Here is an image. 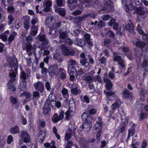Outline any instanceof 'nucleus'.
I'll return each instance as SVG.
<instances>
[{"label":"nucleus","instance_id":"obj_7","mask_svg":"<svg viewBox=\"0 0 148 148\" xmlns=\"http://www.w3.org/2000/svg\"><path fill=\"white\" fill-rule=\"evenodd\" d=\"M20 69L21 72L20 73V78L22 81L23 82H27L26 80L28 78L29 75L27 74L26 73L21 67H20Z\"/></svg>","mask_w":148,"mask_h":148},{"label":"nucleus","instance_id":"obj_1","mask_svg":"<svg viewBox=\"0 0 148 148\" xmlns=\"http://www.w3.org/2000/svg\"><path fill=\"white\" fill-rule=\"evenodd\" d=\"M103 124V122L102 121V119L99 118V121H97L94 125V129H93V131L94 134H96V138L97 142L101 141L100 138L101 136L102 132V129Z\"/></svg>","mask_w":148,"mask_h":148},{"label":"nucleus","instance_id":"obj_25","mask_svg":"<svg viewBox=\"0 0 148 148\" xmlns=\"http://www.w3.org/2000/svg\"><path fill=\"white\" fill-rule=\"evenodd\" d=\"M60 72V77L62 80L64 79L66 77V71L62 68H60L59 69Z\"/></svg>","mask_w":148,"mask_h":148},{"label":"nucleus","instance_id":"obj_32","mask_svg":"<svg viewBox=\"0 0 148 148\" xmlns=\"http://www.w3.org/2000/svg\"><path fill=\"white\" fill-rule=\"evenodd\" d=\"M142 66L143 68L148 71V61L146 58L143 60Z\"/></svg>","mask_w":148,"mask_h":148},{"label":"nucleus","instance_id":"obj_47","mask_svg":"<svg viewBox=\"0 0 148 148\" xmlns=\"http://www.w3.org/2000/svg\"><path fill=\"white\" fill-rule=\"evenodd\" d=\"M86 82H88V83L90 84L93 82L92 77L90 76H87L85 79Z\"/></svg>","mask_w":148,"mask_h":148},{"label":"nucleus","instance_id":"obj_27","mask_svg":"<svg viewBox=\"0 0 148 148\" xmlns=\"http://www.w3.org/2000/svg\"><path fill=\"white\" fill-rule=\"evenodd\" d=\"M24 27L27 31L30 28V23L28 18H24Z\"/></svg>","mask_w":148,"mask_h":148},{"label":"nucleus","instance_id":"obj_63","mask_svg":"<svg viewBox=\"0 0 148 148\" xmlns=\"http://www.w3.org/2000/svg\"><path fill=\"white\" fill-rule=\"evenodd\" d=\"M46 125V122L44 120H40V121L39 125L42 128L44 127Z\"/></svg>","mask_w":148,"mask_h":148},{"label":"nucleus","instance_id":"obj_49","mask_svg":"<svg viewBox=\"0 0 148 148\" xmlns=\"http://www.w3.org/2000/svg\"><path fill=\"white\" fill-rule=\"evenodd\" d=\"M112 18L111 15L109 14L105 15L103 16L102 19L104 21L109 20Z\"/></svg>","mask_w":148,"mask_h":148},{"label":"nucleus","instance_id":"obj_35","mask_svg":"<svg viewBox=\"0 0 148 148\" xmlns=\"http://www.w3.org/2000/svg\"><path fill=\"white\" fill-rule=\"evenodd\" d=\"M77 73H76L75 75L76 77L79 76L80 77L83 74V70L82 68H79V66H77Z\"/></svg>","mask_w":148,"mask_h":148},{"label":"nucleus","instance_id":"obj_11","mask_svg":"<svg viewBox=\"0 0 148 148\" xmlns=\"http://www.w3.org/2000/svg\"><path fill=\"white\" fill-rule=\"evenodd\" d=\"M103 81L104 83H106V89L108 90H111L113 86L111 80L108 78H105L103 79Z\"/></svg>","mask_w":148,"mask_h":148},{"label":"nucleus","instance_id":"obj_40","mask_svg":"<svg viewBox=\"0 0 148 148\" xmlns=\"http://www.w3.org/2000/svg\"><path fill=\"white\" fill-rule=\"evenodd\" d=\"M84 43L82 44V46H84L85 44L87 45V46L89 48H91L93 46V43L90 40L83 41Z\"/></svg>","mask_w":148,"mask_h":148},{"label":"nucleus","instance_id":"obj_38","mask_svg":"<svg viewBox=\"0 0 148 148\" xmlns=\"http://www.w3.org/2000/svg\"><path fill=\"white\" fill-rule=\"evenodd\" d=\"M13 35H10L8 38V42L10 43L14 40L15 36L17 35V34L15 31L13 32Z\"/></svg>","mask_w":148,"mask_h":148},{"label":"nucleus","instance_id":"obj_4","mask_svg":"<svg viewBox=\"0 0 148 148\" xmlns=\"http://www.w3.org/2000/svg\"><path fill=\"white\" fill-rule=\"evenodd\" d=\"M50 102L49 100H47L45 101L43 107V113L46 115L50 113L51 108L50 105Z\"/></svg>","mask_w":148,"mask_h":148},{"label":"nucleus","instance_id":"obj_21","mask_svg":"<svg viewBox=\"0 0 148 148\" xmlns=\"http://www.w3.org/2000/svg\"><path fill=\"white\" fill-rule=\"evenodd\" d=\"M9 132L11 134H13L19 133L20 132L19 127L18 125H16L10 128Z\"/></svg>","mask_w":148,"mask_h":148},{"label":"nucleus","instance_id":"obj_13","mask_svg":"<svg viewBox=\"0 0 148 148\" xmlns=\"http://www.w3.org/2000/svg\"><path fill=\"white\" fill-rule=\"evenodd\" d=\"M82 119L83 122L89 121L90 124H91V121L92 119L90 115L84 112L82 115Z\"/></svg>","mask_w":148,"mask_h":148},{"label":"nucleus","instance_id":"obj_33","mask_svg":"<svg viewBox=\"0 0 148 148\" xmlns=\"http://www.w3.org/2000/svg\"><path fill=\"white\" fill-rule=\"evenodd\" d=\"M72 112V110L69 108L65 112V120L67 121H69L70 120V117H71L70 113Z\"/></svg>","mask_w":148,"mask_h":148},{"label":"nucleus","instance_id":"obj_61","mask_svg":"<svg viewBox=\"0 0 148 148\" xmlns=\"http://www.w3.org/2000/svg\"><path fill=\"white\" fill-rule=\"evenodd\" d=\"M73 143L72 141H69L65 148H71V146L73 145Z\"/></svg>","mask_w":148,"mask_h":148},{"label":"nucleus","instance_id":"obj_19","mask_svg":"<svg viewBox=\"0 0 148 148\" xmlns=\"http://www.w3.org/2000/svg\"><path fill=\"white\" fill-rule=\"evenodd\" d=\"M46 133L45 131L41 130L39 131L38 138L41 142H42L46 137Z\"/></svg>","mask_w":148,"mask_h":148},{"label":"nucleus","instance_id":"obj_22","mask_svg":"<svg viewBox=\"0 0 148 148\" xmlns=\"http://www.w3.org/2000/svg\"><path fill=\"white\" fill-rule=\"evenodd\" d=\"M134 10L135 11L136 13L139 15H142L144 14L145 12L144 10V8L141 7H135L134 8Z\"/></svg>","mask_w":148,"mask_h":148},{"label":"nucleus","instance_id":"obj_14","mask_svg":"<svg viewBox=\"0 0 148 148\" xmlns=\"http://www.w3.org/2000/svg\"><path fill=\"white\" fill-rule=\"evenodd\" d=\"M83 123L80 127L79 129L81 130H82L84 128L90 130L92 126V122L91 121V124H90L89 121L83 122Z\"/></svg>","mask_w":148,"mask_h":148},{"label":"nucleus","instance_id":"obj_29","mask_svg":"<svg viewBox=\"0 0 148 148\" xmlns=\"http://www.w3.org/2000/svg\"><path fill=\"white\" fill-rule=\"evenodd\" d=\"M90 15V14H84L82 16L77 17L75 18V22L77 23H79L82 21L83 20L87 17Z\"/></svg>","mask_w":148,"mask_h":148},{"label":"nucleus","instance_id":"obj_16","mask_svg":"<svg viewBox=\"0 0 148 148\" xmlns=\"http://www.w3.org/2000/svg\"><path fill=\"white\" fill-rule=\"evenodd\" d=\"M52 2L48 0L45 3L44 5L45 8L43 9L44 11L45 12L49 11L51 9V6L52 5Z\"/></svg>","mask_w":148,"mask_h":148},{"label":"nucleus","instance_id":"obj_24","mask_svg":"<svg viewBox=\"0 0 148 148\" xmlns=\"http://www.w3.org/2000/svg\"><path fill=\"white\" fill-rule=\"evenodd\" d=\"M78 1L77 0H68L67 3L68 5L72 8L74 9L78 5Z\"/></svg>","mask_w":148,"mask_h":148},{"label":"nucleus","instance_id":"obj_34","mask_svg":"<svg viewBox=\"0 0 148 148\" xmlns=\"http://www.w3.org/2000/svg\"><path fill=\"white\" fill-rule=\"evenodd\" d=\"M14 58H12L11 59L12 61H15V62L14 63V67L15 72H17V70L18 68V63L17 58L15 56H14Z\"/></svg>","mask_w":148,"mask_h":148},{"label":"nucleus","instance_id":"obj_18","mask_svg":"<svg viewBox=\"0 0 148 148\" xmlns=\"http://www.w3.org/2000/svg\"><path fill=\"white\" fill-rule=\"evenodd\" d=\"M55 10L56 13H58L59 14L62 16H64L65 15V9L64 8H58L56 7L55 8Z\"/></svg>","mask_w":148,"mask_h":148},{"label":"nucleus","instance_id":"obj_51","mask_svg":"<svg viewBox=\"0 0 148 148\" xmlns=\"http://www.w3.org/2000/svg\"><path fill=\"white\" fill-rule=\"evenodd\" d=\"M104 93L105 94L107 95L108 97L109 96H113L114 97L115 95L114 92L113 91L106 92L104 91Z\"/></svg>","mask_w":148,"mask_h":148},{"label":"nucleus","instance_id":"obj_30","mask_svg":"<svg viewBox=\"0 0 148 148\" xmlns=\"http://www.w3.org/2000/svg\"><path fill=\"white\" fill-rule=\"evenodd\" d=\"M51 121L54 123H56L61 121L58 117V115L56 113H54L51 118Z\"/></svg>","mask_w":148,"mask_h":148},{"label":"nucleus","instance_id":"obj_64","mask_svg":"<svg viewBox=\"0 0 148 148\" xmlns=\"http://www.w3.org/2000/svg\"><path fill=\"white\" fill-rule=\"evenodd\" d=\"M116 20L113 18H111V19L108 23V25L110 26H113L114 24L115 23Z\"/></svg>","mask_w":148,"mask_h":148},{"label":"nucleus","instance_id":"obj_17","mask_svg":"<svg viewBox=\"0 0 148 148\" xmlns=\"http://www.w3.org/2000/svg\"><path fill=\"white\" fill-rule=\"evenodd\" d=\"M133 125L128 130V134L127 138H129L130 136H132L134 135L135 132V128L136 125L134 123H132Z\"/></svg>","mask_w":148,"mask_h":148},{"label":"nucleus","instance_id":"obj_43","mask_svg":"<svg viewBox=\"0 0 148 148\" xmlns=\"http://www.w3.org/2000/svg\"><path fill=\"white\" fill-rule=\"evenodd\" d=\"M140 26L139 24L138 25L137 30L139 33L143 36H146L147 34L143 32L142 29L140 27H139L138 26Z\"/></svg>","mask_w":148,"mask_h":148},{"label":"nucleus","instance_id":"obj_23","mask_svg":"<svg viewBox=\"0 0 148 148\" xmlns=\"http://www.w3.org/2000/svg\"><path fill=\"white\" fill-rule=\"evenodd\" d=\"M87 58H86L85 59H81L80 61V63L82 65L85 66V67H87L89 69L90 68V66L89 62H87Z\"/></svg>","mask_w":148,"mask_h":148},{"label":"nucleus","instance_id":"obj_46","mask_svg":"<svg viewBox=\"0 0 148 148\" xmlns=\"http://www.w3.org/2000/svg\"><path fill=\"white\" fill-rule=\"evenodd\" d=\"M61 92L64 98H65V97H66L68 96V90L66 88H63L61 91Z\"/></svg>","mask_w":148,"mask_h":148},{"label":"nucleus","instance_id":"obj_55","mask_svg":"<svg viewBox=\"0 0 148 148\" xmlns=\"http://www.w3.org/2000/svg\"><path fill=\"white\" fill-rule=\"evenodd\" d=\"M66 36L67 34L66 33L64 32H61L60 34L59 38L60 39H64L66 38Z\"/></svg>","mask_w":148,"mask_h":148},{"label":"nucleus","instance_id":"obj_62","mask_svg":"<svg viewBox=\"0 0 148 148\" xmlns=\"http://www.w3.org/2000/svg\"><path fill=\"white\" fill-rule=\"evenodd\" d=\"M119 106V103L116 102H115L112 104V109L114 110L118 108Z\"/></svg>","mask_w":148,"mask_h":148},{"label":"nucleus","instance_id":"obj_44","mask_svg":"<svg viewBox=\"0 0 148 148\" xmlns=\"http://www.w3.org/2000/svg\"><path fill=\"white\" fill-rule=\"evenodd\" d=\"M15 11V8L13 5H11L7 8V11L10 13H13Z\"/></svg>","mask_w":148,"mask_h":148},{"label":"nucleus","instance_id":"obj_59","mask_svg":"<svg viewBox=\"0 0 148 148\" xmlns=\"http://www.w3.org/2000/svg\"><path fill=\"white\" fill-rule=\"evenodd\" d=\"M0 38L4 41H6L7 39V36L3 34H2L0 35Z\"/></svg>","mask_w":148,"mask_h":148},{"label":"nucleus","instance_id":"obj_31","mask_svg":"<svg viewBox=\"0 0 148 148\" xmlns=\"http://www.w3.org/2000/svg\"><path fill=\"white\" fill-rule=\"evenodd\" d=\"M48 44V40H45V41L42 42L40 44V50L45 49L47 48V45Z\"/></svg>","mask_w":148,"mask_h":148},{"label":"nucleus","instance_id":"obj_28","mask_svg":"<svg viewBox=\"0 0 148 148\" xmlns=\"http://www.w3.org/2000/svg\"><path fill=\"white\" fill-rule=\"evenodd\" d=\"M120 114L121 115V121H122V123L121 125H125V126L126 127L128 123V120L126 119L125 121H123V120H124V119H123V117H124L125 118H126V114L123 111L121 112V113Z\"/></svg>","mask_w":148,"mask_h":148},{"label":"nucleus","instance_id":"obj_54","mask_svg":"<svg viewBox=\"0 0 148 148\" xmlns=\"http://www.w3.org/2000/svg\"><path fill=\"white\" fill-rule=\"evenodd\" d=\"M21 123L23 125H26L27 123V119L25 118H24L23 115H22L21 116Z\"/></svg>","mask_w":148,"mask_h":148},{"label":"nucleus","instance_id":"obj_15","mask_svg":"<svg viewBox=\"0 0 148 148\" xmlns=\"http://www.w3.org/2000/svg\"><path fill=\"white\" fill-rule=\"evenodd\" d=\"M77 66H73L72 65H71V66H68V73L70 75L72 74V75H75L76 73H77Z\"/></svg>","mask_w":148,"mask_h":148},{"label":"nucleus","instance_id":"obj_26","mask_svg":"<svg viewBox=\"0 0 148 148\" xmlns=\"http://www.w3.org/2000/svg\"><path fill=\"white\" fill-rule=\"evenodd\" d=\"M136 47H139L143 49L146 45V43L143 41H141L140 40H138L135 43V44Z\"/></svg>","mask_w":148,"mask_h":148},{"label":"nucleus","instance_id":"obj_52","mask_svg":"<svg viewBox=\"0 0 148 148\" xmlns=\"http://www.w3.org/2000/svg\"><path fill=\"white\" fill-rule=\"evenodd\" d=\"M9 100L11 103L13 104H15L17 102V99L13 96H11L9 99Z\"/></svg>","mask_w":148,"mask_h":148},{"label":"nucleus","instance_id":"obj_3","mask_svg":"<svg viewBox=\"0 0 148 148\" xmlns=\"http://www.w3.org/2000/svg\"><path fill=\"white\" fill-rule=\"evenodd\" d=\"M49 73L50 76H53L54 75H57L58 74L59 69L57 64L53 65L49 67Z\"/></svg>","mask_w":148,"mask_h":148},{"label":"nucleus","instance_id":"obj_10","mask_svg":"<svg viewBox=\"0 0 148 148\" xmlns=\"http://www.w3.org/2000/svg\"><path fill=\"white\" fill-rule=\"evenodd\" d=\"M32 49V44L29 42H26L25 47H23V50H26V52L27 53L28 55L29 56L32 54V53L31 52V51Z\"/></svg>","mask_w":148,"mask_h":148},{"label":"nucleus","instance_id":"obj_42","mask_svg":"<svg viewBox=\"0 0 148 148\" xmlns=\"http://www.w3.org/2000/svg\"><path fill=\"white\" fill-rule=\"evenodd\" d=\"M101 6V3L98 0H97L93 3L92 4V7L95 9H99Z\"/></svg>","mask_w":148,"mask_h":148},{"label":"nucleus","instance_id":"obj_6","mask_svg":"<svg viewBox=\"0 0 148 148\" xmlns=\"http://www.w3.org/2000/svg\"><path fill=\"white\" fill-rule=\"evenodd\" d=\"M34 86L36 90L40 92L41 93L43 92L44 86L41 82L38 81L34 84Z\"/></svg>","mask_w":148,"mask_h":148},{"label":"nucleus","instance_id":"obj_45","mask_svg":"<svg viewBox=\"0 0 148 148\" xmlns=\"http://www.w3.org/2000/svg\"><path fill=\"white\" fill-rule=\"evenodd\" d=\"M14 55L13 56V57L12 58H14ZM12 57H11L10 59V60L8 62V65H9V66L10 67L11 69H12L13 67H14V61H12V59H11V58Z\"/></svg>","mask_w":148,"mask_h":148},{"label":"nucleus","instance_id":"obj_39","mask_svg":"<svg viewBox=\"0 0 148 148\" xmlns=\"http://www.w3.org/2000/svg\"><path fill=\"white\" fill-rule=\"evenodd\" d=\"M148 115L147 113L141 112L139 115V121H141L144 120L147 117Z\"/></svg>","mask_w":148,"mask_h":148},{"label":"nucleus","instance_id":"obj_12","mask_svg":"<svg viewBox=\"0 0 148 148\" xmlns=\"http://www.w3.org/2000/svg\"><path fill=\"white\" fill-rule=\"evenodd\" d=\"M21 138H23V142L25 143H28L31 142V138L28 134L25 132H23L21 134Z\"/></svg>","mask_w":148,"mask_h":148},{"label":"nucleus","instance_id":"obj_20","mask_svg":"<svg viewBox=\"0 0 148 148\" xmlns=\"http://www.w3.org/2000/svg\"><path fill=\"white\" fill-rule=\"evenodd\" d=\"M131 92H130L127 89H124L122 92L123 97L125 99L130 98L131 97Z\"/></svg>","mask_w":148,"mask_h":148},{"label":"nucleus","instance_id":"obj_8","mask_svg":"<svg viewBox=\"0 0 148 148\" xmlns=\"http://www.w3.org/2000/svg\"><path fill=\"white\" fill-rule=\"evenodd\" d=\"M140 99L143 102L145 101L146 97L145 95H148L147 102L148 103V90H145L144 89L142 88L140 90Z\"/></svg>","mask_w":148,"mask_h":148},{"label":"nucleus","instance_id":"obj_53","mask_svg":"<svg viewBox=\"0 0 148 148\" xmlns=\"http://www.w3.org/2000/svg\"><path fill=\"white\" fill-rule=\"evenodd\" d=\"M64 112L63 110H62L59 112V115L58 116V117L61 121L63 119L64 117Z\"/></svg>","mask_w":148,"mask_h":148},{"label":"nucleus","instance_id":"obj_60","mask_svg":"<svg viewBox=\"0 0 148 148\" xmlns=\"http://www.w3.org/2000/svg\"><path fill=\"white\" fill-rule=\"evenodd\" d=\"M8 19L9 21L8 23L9 25L11 24L14 20V18L12 15H9L8 16Z\"/></svg>","mask_w":148,"mask_h":148},{"label":"nucleus","instance_id":"obj_41","mask_svg":"<svg viewBox=\"0 0 148 148\" xmlns=\"http://www.w3.org/2000/svg\"><path fill=\"white\" fill-rule=\"evenodd\" d=\"M27 82H23L20 87V89L21 91H24L26 90L27 89Z\"/></svg>","mask_w":148,"mask_h":148},{"label":"nucleus","instance_id":"obj_5","mask_svg":"<svg viewBox=\"0 0 148 148\" xmlns=\"http://www.w3.org/2000/svg\"><path fill=\"white\" fill-rule=\"evenodd\" d=\"M127 24L126 25L125 28L130 33H133L134 32V25L130 19L128 21Z\"/></svg>","mask_w":148,"mask_h":148},{"label":"nucleus","instance_id":"obj_56","mask_svg":"<svg viewBox=\"0 0 148 148\" xmlns=\"http://www.w3.org/2000/svg\"><path fill=\"white\" fill-rule=\"evenodd\" d=\"M71 93L74 95H77L78 93V90L77 87L71 89Z\"/></svg>","mask_w":148,"mask_h":148},{"label":"nucleus","instance_id":"obj_57","mask_svg":"<svg viewBox=\"0 0 148 148\" xmlns=\"http://www.w3.org/2000/svg\"><path fill=\"white\" fill-rule=\"evenodd\" d=\"M39 40L41 42H43L45 40H48L47 39H46L45 36L44 35H41L39 37Z\"/></svg>","mask_w":148,"mask_h":148},{"label":"nucleus","instance_id":"obj_58","mask_svg":"<svg viewBox=\"0 0 148 148\" xmlns=\"http://www.w3.org/2000/svg\"><path fill=\"white\" fill-rule=\"evenodd\" d=\"M105 25V22L103 21H100L98 23L97 26L98 27L101 28L104 27Z\"/></svg>","mask_w":148,"mask_h":148},{"label":"nucleus","instance_id":"obj_37","mask_svg":"<svg viewBox=\"0 0 148 148\" xmlns=\"http://www.w3.org/2000/svg\"><path fill=\"white\" fill-rule=\"evenodd\" d=\"M32 30L30 32V34L31 35L34 36L37 34V33L38 27L36 25L33 26L32 27Z\"/></svg>","mask_w":148,"mask_h":148},{"label":"nucleus","instance_id":"obj_50","mask_svg":"<svg viewBox=\"0 0 148 148\" xmlns=\"http://www.w3.org/2000/svg\"><path fill=\"white\" fill-rule=\"evenodd\" d=\"M42 53V52L41 51H38V53H36L35 52H34V54L36 61V60H38V59L40 58Z\"/></svg>","mask_w":148,"mask_h":148},{"label":"nucleus","instance_id":"obj_9","mask_svg":"<svg viewBox=\"0 0 148 148\" xmlns=\"http://www.w3.org/2000/svg\"><path fill=\"white\" fill-rule=\"evenodd\" d=\"M15 77L11 78L10 80L8 82V89L10 90L12 89L11 91L12 92L15 91L16 89V88L14 87V84L13 83L15 81Z\"/></svg>","mask_w":148,"mask_h":148},{"label":"nucleus","instance_id":"obj_36","mask_svg":"<svg viewBox=\"0 0 148 148\" xmlns=\"http://www.w3.org/2000/svg\"><path fill=\"white\" fill-rule=\"evenodd\" d=\"M113 60L115 61H119L122 59L121 57L120 56L118 55V54L116 52H114L113 54Z\"/></svg>","mask_w":148,"mask_h":148},{"label":"nucleus","instance_id":"obj_48","mask_svg":"<svg viewBox=\"0 0 148 148\" xmlns=\"http://www.w3.org/2000/svg\"><path fill=\"white\" fill-rule=\"evenodd\" d=\"M81 31L78 29H75L72 32V35L75 37L78 36L79 34H80Z\"/></svg>","mask_w":148,"mask_h":148},{"label":"nucleus","instance_id":"obj_2","mask_svg":"<svg viewBox=\"0 0 148 148\" xmlns=\"http://www.w3.org/2000/svg\"><path fill=\"white\" fill-rule=\"evenodd\" d=\"M61 49L62 50V53L65 56L69 55L73 56L75 53V51L71 48L67 47L64 45L62 46Z\"/></svg>","mask_w":148,"mask_h":148}]
</instances>
